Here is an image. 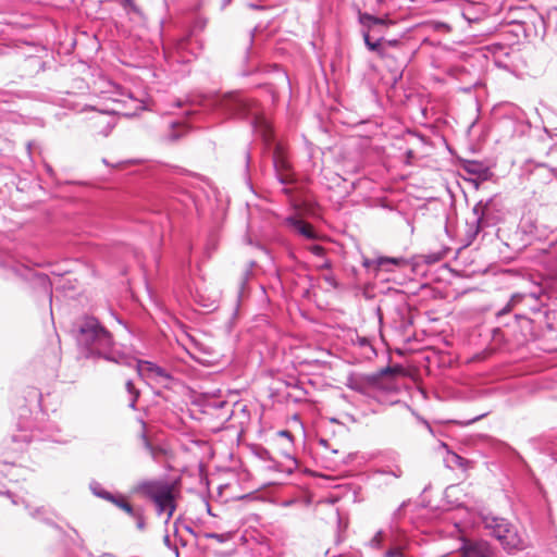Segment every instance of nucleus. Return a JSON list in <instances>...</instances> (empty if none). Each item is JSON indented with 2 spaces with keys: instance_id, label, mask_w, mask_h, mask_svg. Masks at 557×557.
<instances>
[{
  "instance_id": "obj_44",
  "label": "nucleus",
  "mask_w": 557,
  "mask_h": 557,
  "mask_svg": "<svg viewBox=\"0 0 557 557\" xmlns=\"http://www.w3.org/2000/svg\"><path fill=\"white\" fill-rule=\"evenodd\" d=\"M12 503H13L14 505H17V504H18V502H17L15 498H12Z\"/></svg>"
},
{
  "instance_id": "obj_22",
  "label": "nucleus",
  "mask_w": 557,
  "mask_h": 557,
  "mask_svg": "<svg viewBox=\"0 0 557 557\" xmlns=\"http://www.w3.org/2000/svg\"><path fill=\"white\" fill-rule=\"evenodd\" d=\"M46 438L51 440L52 442H55V443H61V444H65L69 442V438L62 436L60 434V430L54 426L49 430V433Z\"/></svg>"
},
{
  "instance_id": "obj_12",
  "label": "nucleus",
  "mask_w": 557,
  "mask_h": 557,
  "mask_svg": "<svg viewBox=\"0 0 557 557\" xmlns=\"http://www.w3.org/2000/svg\"><path fill=\"white\" fill-rule=\"evenodd\" d=\"M359 22L364 28H367L366 30H369V32L376 25H385L384 18L376 17V16H373L368 13H360Z\"/></svg>"
},
{
  "instance_id": "obj_3",
  "label": "nucleus",
  "mask_w": 557,
  "mask_h": 557,
  "mask_svg": "<svg viewBox=\"0 0 557 557\" xmlns=\"http://www.w3.org/2000/svg\"><path fill=\"white\" fill-rule=\"evenodd\" d=\"M135 490L154 504L158 516L166 515L165 523H169L176 510L174 484L165 480H145Z\"/></svg>"
},
{
  "instance_id": "obj_14",
  "label": "nucleus",
  "mask_w": 557,
  "mask_h": 557,
  "mask_svg": "<svg viewBox=\"0 0 557 557\" xmlns=\"http://www.w3.org/2000/svg\"><path fill=\"white\" fill-rule=\"evenodd\" d=\"M125 107H126V115H136L139 111L144 110L145 102L143 100L136 99L132 96H128L125 100Z\"/></svg>"
},
{
  "instance_id": "obj_10",
  "label": "nucleus",
  "mask_w": 557,
  "mask_h": 557,
  "mask_svg": "<svg viewBox=\"0 0 557 557\" xmlns=\"http://www.w3.org/2000/svg\"><path fill=\"white\" fill-rule=\"evenodd\" d=\"M485 227L488 226L479 216H475L473 222H468L465 233L466 246L471 245Z\"/></svg>"
},
{
  "instance_id": "obj_33",
  "label": "nucleus",
  "mask_w": 557,
  "mask_h": 557,
  "mask_svg": "<svg viewBox=\"0 0 557 557\" xmlns=\"http://www.w3.org/2000/svg\"><path fill=\"white\" fill-rule=\"evenodd\" d=\"M274 165H275V168H276V169H277L280 165H281L282 168H285V166H286L285 161H283V160L281 161L277 154H275V157H274Z\"/></svg>"
},
{
  "instance_id": "obj_35",
  "label": "nucleus",
  "mask_w": 557,
  "mask_h": 557,
  "mask_svg": "<svg viewBox=\"0 0 557 557\" xmlns=\"http://www.w3.org/2000/svg\"><path fill=\"white\" fill-rule=\"evenodd\" d=\"M250 273H251V272H250L249 270H247V271L244 273V277H243L242 283H240V284H242V287L244 286V284H245V283H246V281L248 280V277H249Z\"/></svg>"
},
{
  "instance_id": "obj_45",
  "label": "nucleus",
  "mask_w": 557,
  "mask_h": 557,
  "mask_svg": "<svg viewBox=\"0 0 557 557\" xmlns=\"http://www.w3.org/2000/svg\"><path fill=\"white\" fill-rule=\"evenodd\" d=\"M280 181H281L282 184L286 183V181L283 177H280Z\"/></svg>"
},
{
  "instance_id": "obj_20",
  "label": "nucleus",
  "mask_w": 557,
  "mask_h": 557,
  "mask_svg": "<svg viewBox=\"0 0 557 557\" xmlns=\"http://www.w3.org/2000/svg\"><path fill=\"white\" fill-rule=\"evenodd\" d=\"M141 423H143V429H145L146 428L145 422H141ZM140 437H141L144 447L147 449V451L150 454V456L153 459H157V448L153 447L151 445V443L149 442L145 430H143Z\"/></svg>"
},
{
  "instance_id": "obj_21",
  "label": "nucleus",
  "mask_w": 557,
  "mask_h": 557,
  "mask_svg": "<svg viewBox=\"0 0 557 557\" xmlns=\"http://www.w3.org/2000/svg\"><path fill=\"white\" fill-rule=\"evenodd\" d=\"M203 536L206 539L215 540L219 543H225L233 537V533L232 532H225V533H213V532L209 533V532H207L203 534Z\"/></svg>"
},
{
  "instance_id": "obj_19",
  "label": "nucleus",
  "mask_w": 557,
  "mask_h": 557,
  "mask_svg": "<svg viewBox=\"0 0 557 557\" xmlns=\"http://www.w3.org/2000/svg\"><path fill=\"white\" fill-rule=\"evenodd\" d=\"M447 462H449L453 467H458L461 469H467L470 465V461L459 456L456 453H449Z\"/></svg>"
},
{
  "instance_id": "obj_43",
  "label": "nucleus",
  "mask_w": 557,
  "mask_h": 557,
  "mask_svg": "<svg viewBox=\"0 0 557 557\" xmlns=\"http://www.w3.org/2000/svg\"><path fill=\"white\" fill-rule=\"evenodd\" d=\"M326 281L331 284H333V278L326 277Z\"/></svg>"
},
{
  "instance_id": "obj_39",
  "label": "nucleus",
  "mask_w": 557,
  "mask_h": 557,
  "mask_svg": "<svg viewBox=\"0 0 557 557\" xmlns=\"http://www.w3.org/2000/svg\"><path fill=\"white\" fill-rule=\"evenodd\" d=\"M360 344H361L362 346L368 345V339H367V338H362V339L360 341Z\"/></svg>"
},
{
  "instance_id": "obj_6",
  "label": "nucleus",
  "mask_w": 557,
  "mask_h": 557,
  "mask_svg": "<svg viewBox=\"0 0 557 557\" xmlns=\"http://www.w3.org/2000/svg\"><path fill=\"white\" fill-rule=\"evenodd\" d=\"M472 212L474 216H479L488 227L499 223L504 218L503 203L497 196L480 200L473 207Z\"/></svg>"
},
{
  "instance_id": "obj_8",
  "label": "nucleus",
  "mask_w": 557,
  "mask_h": 557,
  "mask_svg": "<svg viewBox=\"0 0 557 557\" xmlns=\"http://www.w3.org/2000/svg\"><path fill=\"white\" fill-rule=\"evenodd\" d=\"M461 15L469 24H474L483 21L487 14L483 4L467 2L461 9Z\"/></svg>"
},
{
  "instance_id": "obj_34",
  "label": "nucleus",
  "mask_w": 557,
  "mask_h": 557,
  "mask_svg": "<svg viewBox=\"0 0 557 557\" xmlns=\"http://www.w3.org/2000/svg\"><path fill=\"white\" fill-rule=\"evenodd\" d=\"M391 474H393L395 478H400L403 471L399 468H396V470L391 471Z\"/></svg>"
},
{
  "instance_id": "obj_31",
  "label": "nucleus",
  "mask_w": 557,
  "mask_h": 557,
  "mask_svg": "<svg viewBox=\"0 0 557 557\" xmlns=\"http://www.w3.org/2000/svg\"><path fill=\"white\" fill-rule=\"evenodd\" d=\"M38 280L42 283L45 290L48 293L49 299L51 300V288H50V283H49L48 276L44 275V274L38 275Z\"/></svg>"
},
{
  "instance_id": "obj_38",
  "label": "nucleus",
  "mask_w": 557,
  "mask_h": 557,
  "mask_svg": "<svg viewBox=\"0 0 557 557\" xmlns=\"http://www.w3.org/2000/svg\"><path fill=\"white\" fill-rule=\"evenodd\" d=\"M322 268H326V269L331 268V263H330V261H325V262L323 263Z\"/></svg>"
},
{
  "instance_id": "obj_42",
  "label": "nucleus",
  "mask_w": 557,
  "mask_h": 557,
  "mask_svg": "<svg viewBox=\"0 0 557 557\" xmlns=\"http://www.w3.org/2000/svg\"><path fill=\"white\" fill-rule=\"evenodd\" d=\"M174 107L180 108V107H181V102H180V101H176V102L174 103Z\"/></svg>"
},
{
  "instance_id": "obj_18",
  "label": "nucleus",
  "mask_w": 557,
  "mask_h": 557,
  "mask_svg": "<svg viewBox=\"0 0 557 557\" xmlns=\"http://www.w3.org/2000/svg\"><path fill=\"white\" fill-rule=\"evenodd\" d=\"M95 120H96V123H98V124H102V123H104V124H106L104 129H103V131H101V132H102V134H103L104 136H108V135H109V133L111 132V129H112V128H113V126H114L113 117H112V116H110V115H108V114H104V113H99V114L95 117Z\"/></svg>"
},
{
  "instance_id": "obj_46",
  "label": "nucleus",
  "mask_w": 557,
  "mask_h": 557,
  "mask_svg": "<svg viewBox=\"0 0 557 557\" xmlns=\"http://www.w3.org/2000/svg\"><path fill=\"white\" fill-rule=\"evenodd\" d=\"M282 434H283V436H286V435H288V432L284 431V432H282Z\"/></svg>"
},
{
  "instance_id": "obj_11",
  "label": "nucleus",
  "mask_w": 557,
  "mask_h": 557,
  "mask_svg": "<svg viewBox=\"0 0 557 557\" xmlns=\"http://www.w3.org/2000/svg\"><path fill=\"white\" fill-rule=\"evenodd\" d=\"M287 222L296 232H298L304 237L309 239H313L315 237L314 231L309 223H306L302 220L294 218H289Z\"/></svg>"
},
{
  "instance_id": "obj_36",
  "label": "nucleus",
  "mask_w": 557,
  "mask_h": 557,
  "mask_svg": "<svg viewBox=\"0 0 557 557\" xmlns=\"http://www.w3.org/2000/svg\"><path fill=\"white\" fill-rule=\"evenodd\" d=\"M187 40H188V39H183V40L178 44V49H185L186 44H187Z\"/></svg>"
},
{
  "instance_id": "obj_29",
  "label": "nucleus",
  "mask_w": 557,
  "mask_h": 557,
  "mask_svg": "<svg viewBox=\"0 0 557 557\" xmlns=\"http://www.w3.org/2000/svg\"><path fill=\"white\" fill-rule=\"evenodd\" d=\"M520 298H521V296H520V295H513V296L511 297L510 301L506 305V307H504V308L498 312V314H499V315H503V314L508 313V312L511 310L512 305H513L517 300H519Z\"/></svg>"
},
{
  "instance_id": "obj_32",
  "label": "nucleus",
  "mask_w": 557,
  "mask_h": 557,
  "mask_svg": "<svg viewBox=\"0 0 557 557\" xmlns=\"http://www.w3.org/2000/svg\"><path fill=\"white\" fill-rule=\"evenodd\" d=\"M309 250L318 257H322L324 255V248L320 245H312L309 247Z\"/></svg>"
},
{
  "instance_id": "obj_25",
  "label": "nucleus",
  "mask_w": 557,
  "mask_h": 557,
  "mask_svg": "<svg viewBox=\"0 0 557 557\" xmlns=\"http://www.w3.org/2000/svg\"><path fill=\"white\" fill-rule=\"evenodd\" d=\"M362 35H363L364 44L369 50L376 51L380 48L381 39H377L376 41H372L370 39L369 30H363Z\"/></svg>"
},
{
  "instance_id": "obj_17",
  "label": "nucleus",
  "mask_w": 557,
  "mask_h": 557,
  "mask_svg": "<svg viewBox=\"0 0 557 557\" xmlns=\"http://www.w3.org/2000/svg\"><path fill=\"white\" fill-rule=\"evenodd\" d=\"M126 392L129 395V404L128 407L132 409H136V403L139 398L140 392L137 389L133 383V381L128 380L125 384Z\"/></svg>"
},
{
  "instance_id": "obj_27",
  "label": "nucleus",
  "mask_w": 557,
  "mask_h": 557,
  "mask_svg": "<svg viewBox=\"0 0 557 557\" xmlns=\"http://www.w3.org/2000/svg\"><path fill=\"white\" fill-rule=\"evenodd\" d=\"M132 518L136 521V527L139 531L146 529L145 516L141 509H138Z\"/></svg>"
},
{
  "instance_id": "obj_40",
  "label": "nucleus",
  "mask_w": 557,
  "mask_h": 557,
  "mask_svg": "<svg viewBox=\"0 0 557 557\" xmlns=\"http://www.w3.org/2000/svg\"><path fill=\"white\" fill-rule=\"evenodd\" d=\"M100 557H115V556L112 554L106 553V554H102Z\"/></svg>"
},
{
  "instance_id": "obj_4",
  "label": "nucleus",
  "mask_w": 557,
  "mask_h": 557,
  "mask_svg": "<svg viewBox=\"0 0 557 557\" xmlns=\"http://www.w3.org/2000/svg\"><path fill=\"white\" fill-rule=\"evenodd\" d=\"M484 528L490 534L499 541L500 545L508 553L523 550L527 548L525 541L519 535L517 529L506 519L495 516L483 518Z\"/></svg>"
},
{
  "instance_id": "obj_9",
  "label": "nucleus",
  "mask_w": 557,
  "mask_h": 557,
  "mask_svg": "<svg viewBox=\"0 0 557 557\" xmlns=\"http://www.w3.org/2000/svg\"><path fill=\"white\" fill-rule=\"evenodd\" d=\"M491 54L495 65L498 67H507L506 59L509 57L510 47L503 44H492L485 47Z\"/></svg>"
},
{
  "instance_id": "obj_15",
  "label": "nucleus",
  "mask_w": 557,
  "mask_h": 557,
  "mask_svg": "<svg viewBox=\"0 0 557 557\" xmlns=\"http://www.w3.org/2000/svg\"><path fill=\"white\" fill-rule=\"evenodd\" d=\"M89 488L95 496L102 498L107 502L113 500V497L115 495V494L107 491L99 482H96V481H92L89 484Z\"/></svg>"
},
{
  "instance_id": "obj_30",
  "label": "nucleus",
  "mask_w": 557,
  "mask_h": 557,
  "mask_svg": "<svg viewBox=\"0 0 557 557\" xmlns=\"http://www.w3.org/2000/svg\"><path fill=\"white\" fill-rule=\"evenodd\" d=\"M385 557H407L400 547H393L385 553Z\"/></svg>"
},
{
  "instance_id": "obj_37",
  "label": "nucleus",
  "mask_w": 557,
  "mask_h": 557,
  "mask_svg": "<svg viewBox=\"0 0 557 557\" xmlns=\"http://www.w3.org/2000/svg\"><path fill=\"white\" fill-rule=\"evenodd\" d=\"M40 512H41V509H37V510H35V511H32V512H30V516H33V517H37Z\"/></svg>"
},
{
  "instance_id": "obj_7",
  "label": "nucleus",
  "mask_w": 557,
  "mask_h": 557,
  "mask_svg": "<svg viewBox=\"0 0 557 557\" xmlns=\"http://www.w3.org/2000/svg\"><path fill=\"white\" fill-rule=\"evenodd\" d=\"M462 557H499L496 549L486 541H468L460 548Z\"/></svg>"
},
{
  "instance_id": "obj_16",
  "label": "nucleus",
  "mask_w": 557,
  "mask_h": 557,
  "mask_svg": "<svg viewBox=\"0 0 557 557\" xmlns=\"http://www.w3.org/2000/svg\"><path fill=\"white\" fill-rule=\"evenodd\" d=\"M546 262L550 268L557 269V240L553 242L545 249Z\"/></svg>"
},
{
  "instance_id": "obj_26",
  "label": "nucleus",
  "mask_w": 557,
  "mask_h": 557,
  "mask_svg": "<svg viewBox=\"0 0 557 557\" xmlns=\"http://www.w3.org/2000/svg\"><path fill=\"white\" fill-rule=\"evenodd\" d=\"M401 263H404V259L401 258L381 257L377 259L379 267H384L386 264L400 265Z\"/></svg>"
},
{
  "instance_id": "obj_41",
  "label": "nucleus",
  "mask_w": 557,
  "mask_h": 557,
  "mask_svg": "<svg viewBox=\"0 0 557 557\" xmlns=\"http://www.w3.org/2000/svg\"><path fill=\"white\" fill-rule=\"evenodd\" d=\"M178 137H180V135H172L170 139H171V140H175V139H177Z\"/></svg>"
},
{
  "instance_id": "obj_2",
  "label": "nucleus",
  "mask_w": 557,
  "mask_h": 557,
  "mask_svg": "<svg viewBox=\"0 0 557 557\" xmlns=\"http://www.w3.org/2000/svg\"><path fill=\"white\" fill-rule=\"evenodd\" d=\"M211 108L223 117L249 116L253 131L269 143L272 139V126L268 119L257 109L256 102L238 92L214 96Z\"/></svg>"
},
{
  "instance_id": "obj_5",
  "label": "nucleus",
  "mask_w": 557,
  "mask_h": 557,
  "mask_svg": "<svg viewBox=\"0 0 557 557\" xmlns=\"http://www.w3.org/2000/svg\"><path fill=\"white\" fill-rule=\"evenodd\" d=\"M132 366L137 370L138 375L148 382H153L168 387L172 382L173 377L171 373L164 368L147 360H137L132 357Z\"/></svg>"
},
{
  "instance_id": "obj_1",
  "label": "nucleus",
  "mask_w": 557,
  "mask_h": 557,
  "mask_svg": "<svg viewBox=\"0 0 557 557\" xmlns=\"http://www.w3.org/2000/svg\"><path fill=\"white\" fill-rule=\"evenodd\" d=\"M75 337L87 358L97 357L116 364L132 366V356L119 348L112 334L96 318H83L77 323Z\"/></svg>"
},
{
  "instance_id": "obj_23",
  "label": "nucleus",
  "mask_w": 557,
  "mask_h": 557,
  "mask_svg": "<svg viewBox=\"0 0 557 557\" xmlns=\"http://www.w3.org/2000/svg\"><path fill=\"white\" fill-rule=\"evenodd\" d=\"M15 470L16 467L13 465L0 463V479L4 475H12ZM0 494H9V491L0 487Z\"/></svg>"
},
{
  "instance_id": "obj_28",
  "label": "nucleus",
  "mask_w": 557,
  "mask_h": 557,
  "mask_svg": "<svg viewBox=\"0 0 557 557\" xmlns=\"http://www.w3.org/2000/svg\"><path fill=\"white\" fill-rule=\"evenodd\" d=\"M384 533L382 530L377 531L374 536L369 541V546L372 548H381L383 543Z\"/></svg>"
},
{
  "instance_id": "obj_13",
  "label": "nucleus",
  "mask_w": 557,
  "mask_h": 557,
  "mask_svg": "<svg viewBox=\"0 0 557 557\" xmlns=\"http://www.w3.org/2000/svg\"><path fill=\"white\" fill-rule=\"evenodd\" d=\"M115 505L117 508L125 511L131 518L135 515L138 509H135L127 500L126 497L122 494H115L113 500L110 502Z\"/></svg>"
},
{
  "instance_id": "obj_24",
  "label": "nucleus",
  "mask_w": 557,
  "mask_h": 557,
  "mask_svg": "<svg viewBox=\"0 0 557 557\" xmlns=\"http://www.w3.org/2000/svg\"><path fill=\"white\" fill-rule=\"evenodd\" d=\"M428 26L435 32H442V33L451 32L450 25H448L447 23H444V22L432 21L428 24Z\"/></svg>"
}]
</instances>
